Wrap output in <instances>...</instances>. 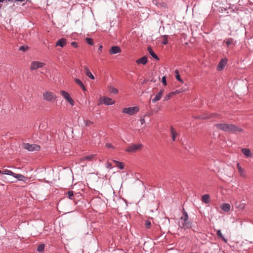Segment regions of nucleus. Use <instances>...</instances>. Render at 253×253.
<instances>
[{
  "mask_svg": "<svg viewBox=\"0 0 253 253\" xmlns=\"http://www.w3.org/2000/svg\"><path fill=\"white\" fill-rule=\"evenodd\" d=\"M214 126L217 129L231 133H235L237 132H241L243 131V129L241 128L238 127L235 125L231 124H216Z\"/></svg>",
  "mask_w": 253,
  "mask_h": 253,
  "instance_id": "obj_1",
  "label": "nucleus"
},
{
  "mask_svg": "<svg viewBox=\"0 0 253 253\" xmlns=\"http://www.w3.org/2000/svg\"><path fill=\"white\" fill-rule=\"evenodd\" d=\"M182 214L183 215L178 220V226L185 229L190 228L192 223L188 221V215L184 209H183Z\"/></svg>",
  "mask_w": 253,
  "mask_h": 253,
  "instance_id": "obj_2",
  "label": "nucleus"
},
{
  "mask_svg": "<svg viewBox=\"0 0 253 253\" xmlns=\"http://www.w3.org/2000/svg\"><path fill=\"white\" fill-rule=\"evenodd\" d=\"M139 108L138 106H133L124 108L122 110V113L132 116L139 112Z\"/></svg>",
  "mask_w": 253,
  "mask_h": 253,
  "instance_id": "obj_3",
  "label": "nucleus"
},
{
  "mask_svg": "<svg viewBox=\"0 0 253 253\" xmlns=\"http://www.w3.org/2000/svg\"><path fill=\"white\" fill-rule=\"evenodd\" d=\"M23 148L31 152L38 151L41 149V147L39 145L36 144H30L29 143H24Z\"/></svg>",
  "mask_w": 253,
  "mask_h": 253,
  "instance_id": "obj_4",
  "label": "nucleus"
},
{
  "mask_svg": "<svg viewBox=\"0 0 253 253\" xmlns=\"http://www.w3.org/2000/svg\"><path fill=\"white\" fill-rule=\"evenodd\" d=\"M56 98V95L52 92L46 91L43 94V98L47 101L52 102Z\"/></svg>",
  "mask_w": 253,
  "mask_h": 253,
  "instance_id": "obj_5",
  "label": "nucleus"
},
{
  "mask_svg": "<svg viewBox=\"0 0 253 253\" xmlns=\"http://www.w3.org/2000/svg\"><path fill=\"white\" fill-rule=\"evenodd\" d=\"M142 146L141 144H133L127 148L125 151L129 153L135 152L137 150L141 149Z\"/></svg>",
  "mask_w": 253,
  "mask_h": 253,
  "instance_id": "obj_6",
  "label": "nucleus"
},
{
  "mask_svg": "<svg viewBox=\"0 0 253 253\" xmlns=\"http://www.w3.org/2000/svg\"><path fill=\"white\" fill-rule=\"evenodd\" d=\"M61 94L62 95V96L68 102L72 105L73 106L74 104V101L73 99L70 96L69 94L64 91L62 90L61 91Z\"/></svg>",
  "mask_w": 253,
  "mask_h": 253,
  "instance_id": "obj_7",
  "label": "nucleus"
},
{
  "mask_svg": "<svg viewBox=\"0 0 253 253\" xmlns=\"http://www.w3.org/2000/svg\"><path fill=\"white\" fill-rule=\"evenodd\" d=\"M44 63L39 61H33L31 63V70H34L44 66Z\"/></svg>",
  "mask_w": 253,
  "mask_h": 253,
  "instance_id": "obj_8",
  "label": "nucleus"
},
{
  "mask_svg": "<svg viewBox=\"0 0 253 253\" xmlns=\"http://www.w3.org/2000/svg\"><path fill=\"white\" fill-rule=\"evenodd\" d=\"M223 43H225L226 46L230 47L231 45L235 46L236 44V41L232 38H228L224 40Z\"/></svg>",
  "mask_w": 253,
  "mask_h": 253,
  "instance_id": "obj_9",
  "label": "nucleus"
},
{
  "mask_svg": "<svg viewBox=\"0 0 253 253\" xmlns=\"http://www.w3.org/2000/svg\"><path fill=\"white\" fill-rule=\"evenodd\" d=\"M101 102L106 105H113L115 102L111 98L104 97L102 98Z\"/></svg>",
  "mask_w": 253,
  "mask_h": 253,
  "instance_id": "obj_10",
  "label": "nucleus"
},
{
  "mask_svg": "<svg viewBox=\"0 0 253 253\" xmlns=\"http://www.w3.org/2000/svg\"><path fill=\"white\" fill-rule=\"evenodd\" d=\"M121 52V49L120 47L118 46H112L109 50V52L111 54H115L117 53H120Z\"/></svg>",
  "mask_w": 253,
  "mask_h": 253,
  "instance_id": "obj_11",
  "label": "nucleus"
},
{
  "mask_svg": "<svg viewBox=\"0 0 253 253\" xmlns=\"http://www.w3.org/2000/svg\"><path fill=\"white\" fill-rule=\"evenodd\" d=\"M227 64V60L226 59H222L218 63L217 66V69L218 71H221L223 69L224 67Z\"/></svg>",
  "mask_w": 253,
  "mask_h": 253,
  "instance_id": "obj_12",
  "label": "nucleus"
},
{
  "mask_svg": "<svg viewBox=\"0 0 253 253\" xmlns=\"http://www.w3.org/2000/svg\"><path fill=\"white\" fill-rule=\"evenodd\" d=\"M164 89H162L160 90V91L156 94L155 97L152 99V101L153 103H155L157 101L160 100L162 96V95L164 92Z\"/></svg>",
  "mask_w": 253,
  "mask_h": 253,
  "instance_id": "obj_13",
  "label": "nucleus"
},
{
  "mask_svg": "<svg viewBox=\"0 0 253 253\" xmlns=\"http://www.w3.org/2000/svg\"><path fill=\"white\" fill-rule=\"evenodd\" d=\"M67 43V40L65 38H61L58 40L56 43V46H59L61 47H64Z\"/></svg>",
  "mask_w": 253,
  "mask_h": 253,
  "instance_id": "obj_14",
  "label": "nucleus"
},
{
  "mask_svg": "<svg viewBox=\"0 0 253 253\" xmlns=\"http://www.w3.org/2000/svg\"><path fill=\"white\" fill-rule=\"evenodd\" d=\"M220 209L225 212H229L231 210V206L229 204L223 203L221 205Z\"/></svg>",
  "mask_w": 253,
  "mask_h": 253,
  "instance_id": "obj_15",
  "label": "nucleus"
},
{
  "mask_svg": "<svg viewBox=\"0 0 253 253\" xmlns=\"http://www.w3.org/2000/svg\"><path fill=\"white\" fill-rule=\"evenodd\" d=\"M147 58L146 56H143L138 59H137L136 61V62L138 64H143V65H145L147 63Z\"/></svg>",
  "mask_w": 253,
  "mask_h": 253,
  "instance_id": "obj_16",
  "label": "nucleus"
},
{
  "mask_svg": "<svg viewBox=\"0 0 253 253\" xmlns=\"http://www.w3.org/2000/svg\"><path fill=\"white\" fill-rule=\"evenodd\" d=\"M170 132L171 134L172 141H175L176 137L178 135V133L175 130V129L174 128V127L172 126H171L170 127Z\"/></svg>",
  "mask_w": 253,
  "mask_h": 253,
  "instance_id": "obj_17",
  "label": "nucleus"
},
{
  "mask_svg": "<svg viewBox=\"0 0 253 253\" xmlns=\"http://www.w3.org/2000/svg\"><path fill=\"white\" fill-rule=\"evenodd\" d=\"M75 82L78 85H79L82 88V89L83 90H84V91L86 90V88H85L84 85V84L83 82L80 79H79L78 78H75Z\"/></svg>",
  "mask_w": 253,
  "mask_h": 253,
  "instance_id": "obj_18",
  "label": "nucleus"
},
{
  "mask_svg": "<svg viewBox=\"0 0 253 253\" xmlns=\"http://www.w3.org/2000/svg\"><path fill=\"white\" fill-rule=\"evenodd\" d=\"M148 51L149 53L151 55L152 57H153L155 59L157 60H159V58L158 56L155 53V52L153 51L151 47H148L147 48Z\"/></svg>",
  "mask_w": 253,
  "mask_h": 253,
  "instance_id": "obj_19",
  "label": "nucleus"
},
{
  "mask_svg": "<svg viewBox=\"0 0 253 253\" xmlns=\"http://www.w3.org/2000/svg\"><path fill=\"white\" fill-rule=\"evenodd\" d=\"M235 208L239 210H243L245 208V204L241 202H236L235 203Z\"/></svg>",
  "mask_w": 253,
  "mask_h": 253,
  "instance_id": "obj_20",
  "label": "nucleus"
},
{
  "mask_svg": "<svg viewBox=\"0 0 253 253\" xmlns=\"http://www.w3.org/2000/svg\"><path fill=\"white\" fill-rule=\"evenodd\" d=\"M187 89V86L186 84H185L184 86L182 88L176 89L174 91H172V92H173V95L176 94H178L180 93H182L184 91H185Z\"/></svg>",
  "mask_w": 253,
  "mask_h": 253,
  "instance_id": "obj_21",
  "label": "nucleus"
},
{
  "mask_svg": "<svg viewBox=\"0 0 253 253\" xmlns=\"http://www.w3.org/2000/svg\"><path fill=\"white\" fill-rule=\"evenodd\" d=\"M113 162L115 164L116 167H118L120 169H124L125 166L122 162L116 160H113Z\"/></svg>",
  "mask_w": 253,
  "mask_h": 253,
  "instance_id": "obj_22",
  "label": "nucleus"
},
{
  "mask_svg": "<svg viewBox=\"0 0 253 253\" xmlns=\"http://www.w3.org/2000/svg\"><path fill=\"white\" fill-rule=\"evenodd\" d=\"M216 234L218 238L221 239L223 242L225 243L227 242V240L226 239L224 238V237L222 235V234L220 230H218L216 232Z\"/></svg>",
  "mask_w": 253,
  "mask_h": 253,
  "instance_id": "obj_23",
  "label": "nucleus"
},
{
  "mask_svg": "<svg viewBox=\"0 0 253 253\" xmlns=\"http://www.w3.org/2000/svg\"><path fill=\"white\" fill-rule=\"evenodd\" d=\"M243 154L247 157L251 156V152L249 149L244 148L242 150Z\"/></svg>",
  "mask_w": 253,
  "mask_h": 253,
  "instance_id": "obj_24",
  "label": "nucleus"
},
{
  "mask_svg": "<svg viewBox=\"0 0 253 253\" xmlns=\"http://www.w3.org/2000/svg\"><path fill=\"white\" fill-rule=\"evenodd\" d=\"M237 169H238L239 172L241 176L245 177V171L244 169H243L241 166H240L239 164H237Z\"/></svg>",
  "mask_w": 253,
  "mask_h": 253,
  "instance_id": "obj_25",
  "label": "nucleus"
},
{
  "mask_svg": "<svg viewBox=\"0 0 253 253\" xmlns=\"http://www.w3.org/2000/svg\"><path fill=\"white\" fill-rule=\"evenodd\" d=\"M13 177L17 178L20 181H25V179H26V178L24 175L21 174L14 173Z\"/></svg>",
  "mask_w": 253,
  "mask_h": 253,
  "instance_id": "obj_26",
  "label": "nucleus"
},
{
  "mask_svg": "<svg viewBox=\"0 0 253 253\" xmlns=\"http://www.w3.org/2000/svg\"><path fill=\"white\" fill-rule=\"evenodd\" d=\"M108 90L110 93L116 94L118 93V90L117 88L114 87L113 86H109Z\"/></svg>",
  "mask_w": 253,
  "mask_h": 253,
  "instance_id": "obj_27",
  "label": "nucleus"
},
{
  "mask_svg": "<svg viewBox=\"0 0 253 253\" xmlns=\"http://www.w3.org/2000/svg\"><path fill=\"white\" fill-rule=\"evenodd\" d=\"M202 201L206 204L210 203V196L208 194H205L202 196Z\"/></svg>",
  "mask_w": 253,
  "mask_h": 253,
  "instance_id": "obj_28",
  "label": "nucleus"
},
{
  "mask_svg": "<svg viewBox=\"0 0 253 253\" xmlns=\"http://www.w3.org/2000/svg\"><path fill=\"white\" fill-rule=\"evenodd\" d=\"M161 43L163 44H168V36L167 35H163L161 37Z\"/></svg>",
  "mask_w": 253,
  "mask_h": 253,
  "instance_id": "obj_29",
  "label": "nucleus"
},
{
  "mask_svg": "<svg viewBox=\"0 0 253 253\" xmlns=\"http://www.w3.org/2000/svg\"><path fill=\"white\" fill-rule=\"evenodd\" d=\"M45 245L43 244L39 245L37 247V251L40 253H42L44 251Z\"/></svg>",
  "mask_w": 253,
  "mask_h": 253,
  "instance_id": "obj_30",
  "label": "nucleus"
},
{
  "mask_svg": "<svg viewBox=\"0 0 253 253\" xmlns=\"http://www.w3.org/2000/svg\"><path fill=\"white\" fill-rule=\"evenodd\" d=\"M2 173L4 174L9 175H12L14 176V174L15 173L13 172L12 171L5 169H4Z\"/></svg>",
  "mask_w": 253,
  "mask_h": 253,
  "instance_id": "obj_31",
  "label": "nucleus"
},
{
  "mask_svg": "<svg viewBox=\"0 0 253 253\" xmlns=\"http://www.w3.org/2000/svg\"><path fill=\"white\" fill-rule=\"evenodd\" d=\"M175 78L177 80L179 81L180 82H181L182 84L183 83V81L180 78V75L179 74V72L178 70L175 71Z\"/></svg>",
  "mask_w": 253,
  "mask_h": 253,
  "instance_id": "obj_32",
  "label": "nucleus"
},
{
  "mask_svg": "<svg viewBox=\"0 0 253 253\" xmlns=\"http://www.w3.org/2000/svg\"><path fill=\"white\" fill-rule=\"evenodd\" d=\"M93 157H94L93 155H87V156H85L83 157L82 158V160L83 161L90 160L92 159L93 158Z\"/></svg>",
  "mask_w": 253,
  "mask_h": 253,
  "instance_id": "obj_33",
  "label": "nucleus"
},
{
  "mask_svg": "<svg viewBox=\"0 0 253 253\" xmlns=\"http://www.w3.org/2000/svg\"><path fill=\"white\" fill-rule=\"evenodd\" d=\"M85 41L87 44L90 45H92L94 44L93 40L91 38H87L85 39Z\"/></svg>",
  "mask_w": 253,
  "mask_h": 253,
  "instance_id": "obj_34",
  "label": "nucleus"
},
{
  "mask_svg": "<svg viewBox=\"0 0 253 253\" xmlns=\"http://www.w3.org/2000/svg\"><path fill=\"white\" fill-rule=\"evenodd\" d=\"M86 76H87L88 78H89L90 79H92V80H94V76L92 74V73H91V72L89 71H87L86 73H85Z\"/></svg>",
  "mask_w": 253,
  "mask_h": 253,
  "instance_id": "obj_35",
  "label": "nucleus"
},
{
  "mask_svg": "<svg viewBox=\"0 0 253 253\" xmlns=\"http://www.w3.org/2000/svg\"><path fill=\"white\" fill-rule=\"evenodd\" d=\"M28 48H29V47L27 45H24L20 46L19 48V50L21 51H22L23 52H25L28 49Z\"/></svg>",
  "mask_w": 253,
  "mask_h": 253,
  "instance_id": "obj_36",
  "label": "nucleus"
},
{
  "mask_svg": "<svg viewBox=\"0 0 253 253\" xmlns=\"http://www.w3.org/2000/svg\"><path fill=\"white\" fill-rule=\"evenodd\" d=\"M173 96V92H170L168 94H167L165 97V100H168Z\"/></svg>",
  "mask_w": 253,
  "mask_h": 253,
  "instance_id": "obj_37",
  "label": "nucleus"
},
{
  "mask_svg": "<svg viewBox=\"0 0 253 253\" xmlns=\"http://www.w3.org/2000/svg\"><path fill=\"white\" fill-rule=\"evenodd\" d=\"M67 195H68V197L70 199H72L73 197L74 196V192L73 191H71V190L68 191L67 192Z\"/></svg>",
  "mask_w": 253,
  "mask_h": 253,
  "instance_id": "obj_38",
  "label": "nucleus"
},
{
  "mask_svg": "<svg viewBox=\"0 0 253 253\" xmlns=\"http://www.w3.org/2000/svg\"><path fill=\"white\" fill-rule=\"evenodd\" d=\"M145 224L146 228H147V229H149V228H150L151 225V221L148 220H147L145 221Z\"/></svg>",
  "mask_w": 253,
  "mask_h": 253,
  "instance_id": "obj_39",
  "label": "nucleus"
},
{
  "mask_svg": "<svg viewBox=\"0 0 253 253\" xmlns=\"http://www.w3.org/2000/svg\"><path fill=\"white\" fill-rule=\"evenodd\" d=\"M84 122L85 123V125L86 126H88L91 124H92L93 123L89 120H84Z\"/></svg>",
  "mask_w": 253,
  "mask_h": 253,
  "instance_id": "obj_40",
  "label": "nucleus"
},
{
  "mask_svg": "<svg viewBox=\"0 0 253 253\" xmlns=\"http://www.w3.org/2000/svg\"><path fill=\"white\" fill-rule=\"evenodd\" d=\"M162 82L165 86L167 85L166 77L165 76L162 77Z\"/></svg>",
  "mask_w": 253,
  "mask_h": 253,
  "instance_id": "obj_41",
  "label": "nucleus"
},
{
  "mask_svg": "<svg viewBox=\"0 0 253 253\" xmlns=\"http://www.w3.org/2000/svg\"><path fill=\"white\" fill-rule=\"evenodd\" d=\"M71 45L75 48H77L78 47V43L76 42H71Z\"/></svg>",
  "mask_w": 253,
  "mask_h": 253,
  "instance_id": "obj_42",
  "label": "nucleus"
},
{
  "mask_svg": "<svg viewBox=\"0 0 253 253\" xmlns=\"http://www.w3.org/2000/svg\"><path fill=\"white\" fill-rule=\"evenodd\" d=\"M105 146L108 148H114V146L111 143H106Z\"/></svg>",
  "mask_w": 253,
  "mask_h": 253,
  "instance_id": "obj_43",
  "label": "nucleus"
},
{
  "mask_svg": "<svg viewBox=\"0 0 253 253\" xmlns=\"http://www.w3.org/2000/svg\"><path fill=\"white\" fill-rule=\"evenodd\" d=\"M106 168L109 169H112L113 167L112 166V165L110 163H108L106 164Z\"/></svg>",
  "mask_w": 253,
  "mask_h": 253,
  "instance_id": "obj_44",
  "label": "nucleus"
},
{
  "mask_svg": "<svg viewBox=\"0 0 253 253\" xmlns=\"http://www.w3.org/2000/svg\"><path fill=\"white\" fill-rule=\"evenodd\" d=\"M84 70L85 73H86L87 71H89V68L87 66H84Z\"/></svg>",
  "mask_w": 253,
  "mask_h": 253,
  "instance_id": "obj_45",
  "label": "nucleus"
},
{
  "mask_svg": "<svg viewBox=\"0 0 253 253\" xmlns=\"http://www.w3.org/2000/svg\"><path fill=\"white\" fill-rule=\"evenodd\" d=\"M214 114H211L210 116L204 117H203V118H205V119L211 118L214 116Z\"/></svg>",
  "mask_w": 253,
  "mask_h": 253,
  "instance_id": "obj_46",
  "label": "nucleus"
},
{
  "mask_svg": "<svg viewBox=\"0 0 253 253\" xmlns=\"http://www.w3.org/2000/svg\"><path fill=\"white\" fill-rule=\"evenodd\" d=\"M141 124L143 125L145 123V119L144 118L140 119Z\"/></svg>",
  "mask_w": 253,
  "mask_h": 253,
  "instance_id": "obj_47",
  "label": "nucleus"
},
{
  "mask_svg": "<svg viewBox=\"0 0 253 253\" xmlns=\"http://www.w3.org/2000/svg\"><path fill=\"white\" fill-rule=\"evenodd\" d=\"M25 0H15V1H17V2H23L24 1H25Z\"/></svg>",
  "mask_w": 253,
  "mask_h": 253,
  "instance_id": "obj_48",
  "label": "nucleus"
},
{
  "mask_svg": "<svg viewBox=\"0 0 253 253\" xmlns=\"http://www.w3.org/2000/svg\"><path fill=\"white\" fill-rule=\"evenodd\" d=\"M102 48V45H100L99 47V50H101Z\"/></svg>",
  "mask_w": 253,
  "mask_h": 253,
  "instance_id": "obj_49",
  "label": "nucleus"
},
{
  "mask_svg": "<svg viewBox=\"0 0 253 253\" xmlns=\"http://www.w3.org/2000/svg\"><path fill=\"white\" fill-rule=\"evenodd\" d=\"M12 0H7V1H11Z\"/></svg>",
  "mask_w": 253,
  "mask_h": 253,
  "instance_id": "obj_50",
  "label": "nucleus"
},
{
  "mask_svg": "<svg viewBox=\"0 0 253 253\" xmlns=\"http://www.w3.org/2000/svg\"><path fill=\"white\" fill-rule=\"evenodd\" d=\"M1 173V170H0V174Z\"/></svg>",
  "mask_w": 253,
  "mask_h": 253,
  "instance_id": "obj_51",
  "label": "nucleus"
},
{
  "mask_svg": "<svg viewBox=\"0 0 253 253\" xmlns=\"http://www.w3.org/2000/svg\"><path fill=\"white\" fill-rule=\"evenodd\" d=\"M193 253V252H192V253Z\"/></svg>",
  "mask_w": 253,
  "mask_h": 253,
  "instance_id": "obj_52",
  "label": "nucleus"
}]
</instances>
